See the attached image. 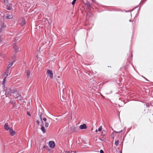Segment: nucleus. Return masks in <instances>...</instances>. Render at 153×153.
I'll return each mask as SVG.
<instances>
[{"mask_svg":"<svg viewBox=\"0 0 153 153\" xmlns=\"http://www.w3.org/2000/svg\"><path fill=\"white\" fill-rule=\"evenodd\" d=\"M12 46L14 52L16 53L21 51V48L18 46L16 43H13Z\"/></svg>","mask_w":153,"mask_h":153,"instance_id":"f257e3e1","label":"nucleus"},{"mask_svg":"<svg viewBox=\"0 0 153 153\" xmlns=\"http://www.w3.org/2000/svg\"><path fill=\"white\" fill-rule=\"evenodd\" d=\"M48 145L50 147L51 149L54 148L55 146V143L53 141H49L48 143Z\"/></svg>","mask_w":153,"mask_h":153,"instance_id":"f03ea898","label":"nucleus"},{"mask_svg":"<svg viewBox=\"0 0 153 153\" xmlns=\"http://www.w3.org/2000/svg\"><path fill=\"white\" fill-rule=\"evenodd\" d=\"M0 26L1 27H0V32H1L2 30L6 27V25L4 23L3 21L1 22V23L0 24Z\"/></svg>","mask_w":153,"mask_h":153,"instance_id":"7ed1b4c3","label":"nucleus"},{"mask_svg":"<svg viewBox=\"0 0 153 153\" xmlns=\"http://www.w3.org/2000/svg\"><path fill=\"white\" fill-rule=\"evenodd\" d=\"M14 91L12 90L11 88L9 89L8 90H7L6 92V94L9 97V95L11 96L12 94H13Z\"/></svg>","mask_w":153,"mask_h":153,"instance_id":"20e7f679","label":"nucleus"},{"mask_svg":"<svg viewBox=\"0 0 153 153\" xmlns=\"http://www.w3.org/2000/svg\"><path fill=\"white\" fill-rule=\"evenodd\" d=\"M48 74L49 75V77L51 78H53V73L51 70L48 69L47 71Z\"/></svg>","mask_w":153,"mask_h":153,"instance_id":"39448f33","label":"nucleus"},{"mask_svg":"<svg viewBox=\"0 0 153 153\" xmlns=\"http://www.w3.org/2000/svg\"><path fill=\"white\" fill-rule=\"evenodd\" d=\"M9 130V131L10 134L11 135L13 136L15 134V131L13 130L12 128H10Z\"/></svg>","mask_w":153,"mask_h":153,"instance_id":"423d86ee","label":"nucleus"},{"mask_svg":"<svg viewBox=\"0 0 153 153\" xmlns=\"http://www.w3.org/2000/svg\"><path fill=\"white\" fill-rule=\"evenodd\" d=\"M79 128L81 129H85L87 128V126L85 124H83L80 125Z\"/></svg>","mask_w":153,"mask_h":153,"instance_id":"0eeeda50","label":"nucleus"},{"mask_svg":"<svg viewBox=\"0 0 153 153\" xmlns=\"http://www.w3.org/2000/svg\"><path fill=\"white\" fill-rule=\"evenodd\" d=\"M12 5V4H7V7L6 9L9 10H10L12 9V7H11V5Z\"/></svg>","mask_w":153,"mask_h":153,"instance_id":"6e6552de","label":"nucleus"},{"mask_svg":"<svg viewBox=\"0 0 153 153\" xmlns=\"http://www.w3.org/2000/svg\"><path fill=\"white\" fill-rule=\"evenodd\" d=\"M13 18V16L12 15H10L8 14L7 15V16L6 17V18L7 19H11Z\"/></svg>","mask_w":153,"mask_h":153,"instance_id":"1a4fd4ad","label":"nucleus"},{"mask_svg":"<svg viewBox=\"0 0 153 153\" xmlns=\"http://www.w3.org/2000/svg\"><path fill=\"white\" fill-rule=\"evenodd\" d=\"M4 128L5 129L7 130H8L10 128H9L8 124L7 123H6L4 125Z\"/></svg>","mask_w":153,"mask_h":153,"instance_id":"9d476101","label":"nucleus"},{"mask_svg":"<svg viewBox=\"0 0 153 153\" xmlns=\"http://www.w3.org/2000/svg\"><path fill=\"white\" fill-rule=\"evenodd\" d=\"M13 94V96L16 99L18 95H19L17 92L15 91H14Z\"/></svg>","mask_w":153,"mask_h":153,"instance_id":"9b49d317","label":"nucleus"},{"mask_svg":"<svg viewBox=\"0 0 153 153\" xmlns=\"http://www.w3.org/2000/svg\"><path fill=\"white\" fill-rule=\"evenodd\" d=\"M15 62L14 60H13V62L10 63L8 66L7 67V69H9V68L11 67L13 65L14 63Z\"/></svg>","mask_w":153,"mask_h":153,"instance_id":"f8f14e48","label":"nucleus"},{"mask_svg":"<svg viewBox=\"0 0 153 153\" xmlns=\"http://www.w3.org/2000/svg\"><path fill=\"white\" fill-rule=\"evenodd\" d=\"M9 69H7L6 70V72L4 74V78H6L8 76V75L9 73Z\"/></svg>","mask_w":153,"mask_h":153,"instance_id":"ddd939ff","label":"nucleus"},{"mask_svg":"<svg viewBox=\"0 0 153 153\" xmlns=\"http://www.w3.org/2000/svg\"><path fill=\"white\" fill-rule=\"evenodd\" d=\"M41 129L43 133H46V131L45 130V128L44 126H41Z\"/></svg>","mask_w":153,"mask_h":153,"instance_id":"4468645a","label":"nucleus"},{"mask_svg":"<svg viewBox=\"0 0 153 153\" xmlns=\"http://www.w3.org/2000/svg\"><path fill=\"white\" fill-rule=\"evenodd\" d=\"M85 4L88 6L89 8V9L91 8V5L90 4V3L89 1H87L85 3Z\"/></svg>","mask_w":153,"mask_h":153,"instance_id":"2eb2a0df","label":"nucleus"},{"mask_svg":"<svg viewBox=\"0 0 153 153\" xmlns=\"http://www.w3.org/2000/svg\"><path fill=\"white\" fill-rule=\"evenodd\" d=\"M25 20L23 19L22 21V22L20 23V25L22 26L25 24Z\"/></svg>","mask_w":153,"mask_h":153,"instance_id":"dca6fc26","label":"nucleus"},{"mask_svg":"<svg viewBox=\"0 0 153 153\" xmlns=\"http://www.w3.org/2000/svg\"><path fill=\"white\" fill-rule=\"evenodd\" d=\"M16 98L18 99V100L19 101H21L22 99V97L20 94L18 95V97H17Z\"/></svg>","mask_w":153,"mask_h":153,"instance_id":"f3484780","label":"nucleus"},{"mask_svg":"<svg viewBox=\"0 0 153 153\" xmlns=\"http://www.w3.org/2000/svg\"><path fill=\"white\" fill-rule=\"evenodd\" d=\"M102 126H100L99 128H98V130H97L96 129V132H97L98 131H102Z\"/></svg>","mask_w":153,"mask_h":153,"instance_id":"a211bd4d","label":"nucleus"},{"mask_svg":"<svg viewBox=\"0 0 153 153\" xmlns=\"http://www.w3.org/2000/svg\"><path fill=\"white\" fill-rule=\"evenodd\" d=\"M26 73L28 76H29L30 74V70H27V71Z\"/></svg>","mask_w":153,"mask_h":153,"instance_id":"6ab92c4d","label":"nucleus"},{"mask_svg":"<svg viewBox=\"0 0 153 153\" xmlns=\"http://www.w3.org/2000/svg\"><path fill=\"white\" fill-rule=\"evenodd\" d=\"M5 80H6V78H4L3 79V81L2 82V84L4 86L5 85Z\"/></svg>","mask_w":153,"mask_h":153,"instance_id":"aec40b11","label":"nucleus"},{"mask_svg":"<svg viewBox=\"0 0 153 153\" xmlns=\"http://www.w3.org/2000/svg\"><path fill=\"white\" fill-rule=\"evenodd\" d=\"M119 143V141L118 140H117L115 142V146H117L118 145Z\"/></svg>","mask_w":153,"mask_h":153,"instance_id":"412c9836","label":"nucleus"},{"mask_svg":"<svg viewBox=\"0 0 153 153\" xmlns=\"http://www.w3.org/2000/svg\"><path fill=\"white\" fill-rule=\"evenodd\" d=\"M45 126L46 127H48L49 126V123L48 122H46L45 123Z\"/></svg>","mask_w":153,"mask_h":153,"instance_id":"4be33fe9","label":"nucleus"},{"mask_svg":"<svg viewBox=\"0 0 153 153\" xmlns=\"http://www.w3.org/2000/svg\"><path fill=\"white\" fill-rule=\"evenodd\" d=\"M106 134V132L105 131H103L102 132V136H104Z\"/></svg>","mask_w":153,"mask_h":153,"instance_id":"5701e85b","label":"nucleus"},{"mask_svg":"<svg viewBox=\"0 0 153 153\" xmlns=\"http://www.w3.org/2000/svg\"><path fill=\"white\" fill-rule=\"evenodd\" d=\"M4 2L6 4H9V3L8 0H4Z\"/></svg>","mask_w":153,"mask_h":153,"instance_id":"b1692460","label":"nucleus"},{"mask_svg":"<svg viewBox=\"0 0 153 153\" xmlns=\"http://www.w3.org/2000/svg\"><path fill=\"white\" fill-rule=\"evenodd\" d=\"M76 0H73V1L72 2V4L73 5H74L75 4V3L76 2Z\"/></svg>","mask_w":153,"mask_h":153,"instance_id":"393cba45","label":"nucleus"},{"mask_svg":"<svg viewBox=\"0 0 153 153\" xmlns=\"http://www.w3.org/2000/svg\"><path fill=\"white\" fill-rule=\"evenodd\" d=\"M76 153V152L71 151V152H70V151H68V153Z\"/></svg>","mask_w":153,"mask_h":153,"instance_id":"a878e982","label":"nucleus"},{"mask_svg":"<svg viewBox=\"0 0 153 153\" xmlns=\"http://www.w3.org/2000/svg\"><path fill=\"white\" fill-rule=\"evenodd\" d=\"M42 120L44 121V122H47L46 121H47V119L45 117H44L42 119Z\"/></svg>","mask_w":153,"mask_h":153,"instance_id":"bb28decb","label":"nucleus"},{"mask_svg":"<svg viewBox=\"0 0 153 153\" xmlns=\"http://www.w3.org/2000/svg\"><path fill=\"white\" fill-rule=\"evenodd\" d=\"M27 114L29 116H30V113L28 111L27 112Z\"/></svg>","mask_w":153,"mask_h":153,"instance_id":"cd10ccee","label":"nucleus"},{"mask_svg":"<svg viewBox=\"0 0 153 153\" xmlns=\"http://www.w3.org/2000/svg\"><path fill=\"white\" fill-rule=\"evenodd\" d=\"M48 148V147L47 146H44L43 147V148H45L47 149Z\"/></svg>","mask_w":153,"mask_h":153,"instance_id":"c85d7f7f","label":"nucleus"},{"mask_svg":"<svg viewBox=\"0 0 153 153\" xmlns=\"http://www.w3.org/2000/svg\"><path fill=\"white\" fill-rule=\"evenodd\" d=\"M100 153H104V151L103 150L101 149L100 151Z\"/></svg>","mask_w":153,"mask_h":153,"instance_id":"c756f323","label":"nucleus"},{"mask_svg":"<svg viewBox=\"0 0 153 153\" xmlns=\"http://www.w3.org/2000/svg\"><path fill=\"white\" fill-rule=\"evenodd\" d=\"M123 131V130H121V131H114L117 133H120V132H122Z\"/></svg>","mask_w":153,"mask_h":153,"instance_id":"7c9ffc66","label":"nucleus"},{"mask_svg":"<svg viewBox=\"0 0 153 153\" xmlns=\"http://www.w3.org/2000/svg\"><path fill=\"white\" fill-rule=\"evenodd\" d=\"M36 122L38 125L39 124L40 122L39 120H36Z\"/></svg>","mask_w":153,"mask_h":153,"instance_id":"2f4dec72","label":"nucleus"},{"mask_svg":"<svg viewBox=\"0 0 153 153\" xmlns=\"http://www.w3.org/2000/svg\"><path fill=\"white\" fill-rule=\"evenodd\" d=\"M131 56L130 58H131V59H132V57L133 56H132V54L131 53Z\"/></svg>","mask_w":153,"mask_h":153,"instance_id":"473e14b6","label":"nucleus"},{"mask_svg":"<svg viewBox=\"0 0 153 153\" xmlns=\"http://www.w3.org/2000/svg\"><path fill=\"white\" fill-rule=\"evenodd\" d=\"M2 42V40L1 39V36H0V42Z\"/></svg>","mask_w":153,"mask_h":153,"instance_id":"72a5a7b5","label":"nucleus"},{"mask_svg":"<svg viewBox=\"0 0 153 153\" xmlns=\"http://www.w3.org/2000/svg\"><path fill=\"white\" fill-rule=\"evenodd\" d=\"M92 1L94 3H96V0H92Z\"/></svg>","mask_w":153,"mask_h":153,"instance_id":"f704fd0d","label":"nucleus"},{"mask_svg":"<svg viewBox=\"0 0 153 153\" xmlns=\"http://www.w3.org/2000/svg\"><path fill=\"white\" fill-rule=\"evenodd\" d=\"M40 118L42 122V119L41 115H40Z\"/></svg>","mask_w":153,"mask_h":153,"instance_id":"c9c22d12","label":"nucleus"},{"mask_svg":"<svg viewBox=\"0 0 153 153\" xmlns=\"http://www.w3.org/2000/svg\"><path fill=\"white\" fill-rule=\"evenodd\" d=\"M49 121H50V120H52V119H51V118H49Z\"/></svg>","mask_w":153,"mask_h":153,"instance_id":"e433bc0d","label":"nucleus"},{"mask_svg":"<svg viewBox=\"0 0 153 153\" xmlns=\"http://www.w3.org/2000/svg\"><path fill=\"white\" fill-rule=\"evenodd\" d=\"M129 21L130 22H132L133 21H132L130 19L129 20Z\"/></svg>","mask_w":153,"mask_h":153,"instance_id":"4c0bfd02","label":"nucleus"},{"mask_svg":"<svg viewBox=\"0 0 153 153\" xmlns=\"http://www.w3.org/2000/svg\"><path fill=\"white\" fill-rule=\"evenodd\" d=\"M138 6H137L136 7L134 8V9H135L136 8H137L138 7Z\"/></svg>","mask_w":153,"mask_h":153,"instance_id":"58836bf2","label":"nucleus"},{"mask_svg":"<svg viewBox=\"0 0 153 153\" xmlns=\"http://www.w3.org/2000/svg\"><path fill=\"white\" fill-rule=\"evenodd\" d=\"M76 128H75V129H74V131H76Z\"/></svg>","mask_w":153,"mask_h":153,"instance_id":"ea45409f","label":"nucleus"},{"mask_svg":"<svg viewBox=\"0 0 153 153\" xmlns=\"http://www.w3.org/2000/svg\"><path fill=\"white\" fill-rule=\"evenodd\" d=\"M146 0H144L143 1V2L144 1H146Z\"/></svg>","mask_w":153,"mask_h":153,"instance_id":"a19ab883","label":"nucleus"},{"mask_svg":"<svg viewBox=\"0 0 153 153\" xmlns=\"http://www.w3.org/2000/svg\"><path fill=\"white\" fill-rule=\"evenodd\" d=\"M120 153H122V151H121L120 152Z\"/></svg>","mask_w":153,"mask_h":153,"instance_id":"79ce46f5","label":"nucleus"},{"mask_svg":"<svg viewBox=\"0 0 153 153\" xmlns=\"http://www.w3.org/2000/svg\"><path fill=\"white\" fill-rule=\"evenodd\" d=\"M129 12V11H126V12Z\"/></svg>","mask_w":153,"mask_h":153,"instance_id":"37998d69","label":"nucleus"},{"mask_svg":"<svg viewBox=\"0 0 153 153\" xmlns=\"http://www.w3.org/2000/svg\"><path fill=\"white\" fill-rule=\"evenodd\" d=\"M40 48H41V47H40V48H39V50H40Z\"/></svg>","mask_w":153,"mask_h":153,"instance_id":"c03bdc74","label":"nucleus"},{"mask_svg":"<svg viewBox=\"0 0 153 153\" xmlns=\"http://www.w3.org/2000/svg\"><path fill=\"white\" fill-rule=\"evenodd\" d=\"M58 77L59 78L60 77H59V76H58Z\"/></svg>","mask_w":153,"mask_h":153,"instance_id":"a18cd8bd","label":"nucleus"}]
</instances>
